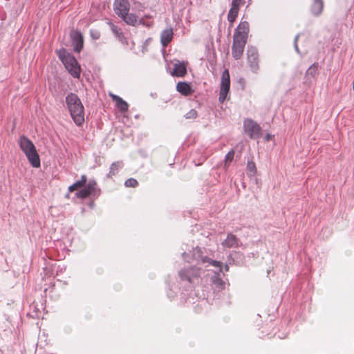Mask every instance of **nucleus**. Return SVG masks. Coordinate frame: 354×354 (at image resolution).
I'll use <instances>...</instances> for the list:
<instances>
[{"mask_svg": "<svg viewBox=\"0 0 354 354\" xmlns=\"http://www.w3.org/2000/svg\"><path fill=\"white\" fill-rule=\"evenodd\" d=\"M247 169L253 175L257 173V167L256 165L253 161H248L247 163Z\"/></svg>", "mask_w": 354, "mask_h": 354, "instance_id": "nucleus-26", "label": "nucleus"}, {"mask_svg": "<svg viewBox=\"0 0 354 354\" xmlns=\"http://www.w3.org/2000/svg\"><path fill=\"white\" fill-rule=\"evenodd\" d=\"M114 11L121 19L129 12L130 3L127 0H115Z\"/></svg>", "mask_w": 354, "mask_h": 354, "instance_id": "nucleus-7", "label": "nucleus"}, {"mask_svg": "<svg viewBox=\"0 0 354 354\" xmlns=\"http://www.w3.org/2000/svg\"><path fill=\"white\" fill-rule=\"evenodd\" d=\"M234 156V151L230 150L225 156V166L227 167L232 161Z\"/></svg>", "mask_w": 354, "mask_h": 354, "instance_id": "nucleus-24", "label": "nucleus"}, {"mask_svg": "<svg viewBox=\"0 0 354 354\" xmlns=\"http://www.w3.org/2000/svg\"><path fill=\"white\" fill-rule=\"evenodd\" d=\"M222 245L227 248L237 247L239 245V240L235 235L229 234L227 239L222 243Z\"/></svg>", "mask_w": 354, "mask_h": 354, "instance_id": "nucleus-19", "label": "nucleus"}, {"mask_svg": "<svg viewBox=\"0 0 354 354\" xmlns=\"http://www.w3.org/2000/svg\"><path fill=\"white\" fill-rule=\"evenodd\" d=\"M122 19L128 25L132 26H138L140 24L145 25L142 18H139L137 15L133 13L127 12V15L122 17Z\"/></svg>", "mask_w": 354, "mask_h": 354, "instance_id": "nucleus-12", "label": "nucleus"}, {"mask_svg": "<svg viewBox=\"0 0 354 354\" xmlns=\"http://www.w3.org/2000/svg\"><path fill=\"white\" fill-rule=\"evenodd\" d=\"M239 8H234L231 7V8L229 10L228 15H227V20L230 22V27H232L233 23L236 20L238 14H239Z\"/></svg>", "mask_w": 354, "mask_h": 354, "instance_id": "nucleus-22", "label": "nucleus"}, {"mask_svg": "<svg viewBox=\"0 0 354 354\" xmlns=\"http://www.w3.org/2000/svg\"><path fill=\"white\" fill-rule=\"evenodd\" d=\"M57 55L68 73L74 77H80L81 68L75 57L64 48L57 50Z\"/></svg>", "mask_w": 354, "mask_h": 354, "instance_id": "nucleus-3", "label": "nucleus"}, {"mask_svg": "<svg viewBox=\"0 0 354 354\" xmlns=\"http://www.w3.org/2000/svg\"><path fill=\"white\" fill-rule=\"evenodd\" d=\"M124 185L127 187H136L138 185V182L134 178H129L125 181Z\"/></svg>", "mask_w": 354, "mask_h": 354, "instance_id": "nucleus-25", "label": "nucleus"}, {"mask_svg": "<svg viewBox=\"0 0 354 354\" xmlns=\"http://www.w3.org/2000/svg\"><path fill=\"white\" fill-rule=\"evenodd\" d=\"M185 118L194 120L198 117V113L195 109H191L185 115Z\"/></svg>", "mask_w": 354, "mask_h": 354, "instance_id": "nucleus-27", "label": "nucleus"}, {"mask_svg": "<svg viewBox=\"0 0 354 354\" xmlns=\"http://www.w3.org/2000/svg\"><path fill=\"white\" fill-rule=\"evenodd\" d=\"M272 137V136L268 133L265 136V140L268 142L271 139Z\"/></svg>", "mask_w": 354, "mask_h": 354, "instance_id": "nucleus-31", "label": "nucleus"}, {"mask_svg": "<svg viewBox=\"0 0 354 354\" xmlns=\"http://www.w3.org/2000/svg\"><path fill=\"white\" fill-rule=\"evenodd\" d=\"M244 0H232L231 7L234 8H239L244 3Z\"/></svg>", "mask_w": 354, "mask_h": 354, "instance_id": "nucleus-28", "label": "nucleus"}, {"mask_svg": "<svg viewBox=\"0 0 354 354\" xmlns=\"http://www.w3.org/2000/svg\"><path fill=\"white\" fill-rule=\"evenodd\" d=\"M111 29L112 32L118 37L120 41L127 43V39L120 27L112 24H111Z\"/></svg>", "mask_w": 354, "mask_h": 354, "instance_id": "nucleus-21", "label": "nucleus"}, {"mask_svg": "<svg viewBox=\"0 0 354 354\" xmlns=\"http://www.w3.org/2000/svg\"><path fill=\"white\" fill-rule=\"evenodd\" d=\"M87 182V177L86 175H82L80 180L76 181L75 183L68 187V192H73L79 188L84 187Z\"/></svg>", "mask_w": 354, "mask_h": 354, "instance_id": "nucleus-20", "label": "nucleus"}, {"mask_svg": "<svg viewBox=\"0 0 354 354\" xmlns=\"http://www.w3.org/2000/svg\"><path fill=\"white\" fill-rule=\"evenodd\" d=\"M176 90L184 96L191 95L194 92L190 84L187 82H179L176 85Z\"/></svg>", "mask_w": 354, "mask_h": 354, "instance_id": "nucleus-14", "label": "nucleus"}, {"mask_svg": "<svg viewBox=\"0 0 354 354\" xmlns=\"http://www.w3.org/2000/svg\"><path fill=\"white\" fill-rule=\"evenodd\" d=\"M66 103L74 122L81 126L84 122V108L80 97L70 93L66 97Z\"/></svg>", "mask_w": 354, "mask_h": 354, "instance_id": "nucleus-1", "label": "nucleus"}, {"mask_svg": "<svg viewBox=\"0 0 354 354\" xmlns=\"http://www.w3.org/2000/svg\"><path fill=\"white\" fill-rule=\"evenodd\" d=\"M250 31L249 23L246 21H241L235 29L233 39L247 41Z\"/></svg>", "mask_w": 354, "mask_h": 354, "instance_id": "nucleus-6", "label": "nucleus"}, {"mask_svg": "<svg viewBox=\"0 0 354 354\" xmlns=\"http://www.w3.org/2000/svg\"><path fill=\"white\" fill-rule=\"evenodd\" d=\"M18 143L30 165L35 168L40 167V158L33 142L25 136L19 137Z\"/></svg>", "mask_w": 354, "mask_h": 354, "instance_id": "nucleus-2", "label": "nucleus"}, {"mask_svg": "<svg viewBox=\"0 0 354 354\" xmlns=\"http://www.w3.org/2000/svg\"><path fill=\"white\" fill-rule=\"evenodd\" d=\"M212 281L213 283L216 285L217 286H218L219 288H223V281L221 279H220L219 277H214L212 279Z\"/></svg>", "mask_w": 354, "mask_h": 354, "instance_id": "nucleus-29", "label": "nucleus"}, {"mask_svg": "<svg viewBox=\"0 0 354 354\" xmlns=\"http://www.w3.org/2000/svg\"><path fill=\"white\" fill-rule=\"evenodd\" d=\"M92 36L95 39H98L100 37V33L99 32H95V35L92 33Z\"/></svg>", "mask_w": 354, "mask_h": 354, "instance_id": "nucleus-32", "label": "nucleus"}, {"mask_svg": "<svg viewBox=\"0 0 354 354\" xmlns=\"http://www.w3.org/2000/svg\"><path fill=\"white\" fill-rule=\"evenodd\" d=\"M71 38L75 44L74 50L80 52L83 47V37L82 35L77 31L71 33Z\"/></svg>", "mask_w": 354, "mask_h": 354, "instance_id": "nucleus-17", "label": "nucleus"}, {"mask_svg": "<svg viewBox=\"0 0 354 354\" xmlns=\"http://www.w3.org/2000/svg\"><path fill=\"white\" fill-rule=\"evenodd\" d=\"M122 165L123 164L122 162L121 161H117L112 163L110 167L109 176L112 177L113 176H115L118 174L119 169L121 168Z\"/></svg>", "mask_w": 354, "mask_h": 354, "instance_id": "nucleus-23", "label": "nucleus"}, {"mask_svg": "<svg viewBox=\"0 0 354 354\" xmlns=\"http://www.w3.org/2000/svg\"><path fill=\"white\" fill-rule=\"evenodd\" d=\"M247 41L233 39L232 55L235 59H239L243 55Z\"/></svg>", "mask_w": 354, "mask_h": 354, "instance_id": "nucleus-9", "label": "nucleus"}, {"mask_svg": "<svg viewBox=\"0 0 354 354\" xmlns=\"http://www.w3.org/2000/svg\"><path fill=\"white\" fill-rule=\"evenodd\" d=\"M312 69H315V68H313V67H312V66H311V67H310V68L308 69V71H310V70H312Z\"/></svg>", "mask_w": 354, "mask_h": 354, "instance_id": "nucleus-33", "label": "nucleus"}, {"mask_svg": "<svg viewBox=\"0 0 354 354\" xmlns=\"http://www.w3.org/2000/svg\"><path fill=\"white\" fill-rule=\"evenodd\" d=\"M230 88V76L227 69L222 74L218 100L223 103L227 98Z\"/></svg>", "mask_w": 354, "mask_h": 354, "instance_id": "nucleus-5", "label": "nucleus"}, {"mask_svg": "<svg viewBox=\"0 0 354 354\" xmlns=\"http://www.w3.org/2000/svg\"><path fill=\"white\" fill-rule=\"evenodd\" d=\"M187 73V64L185 62H178L174 64V69L171 74L172 76L183 77Z\"/></svg>", "mask_w": 354, "mask_h": 354, "instance_id": "nucleus-13", "label": "nucleus"}, {"mask_svg": "<svg viewBox=\"0 0 354 354\" xmlns=\"http://www.w3.org/2000/svg\"><path fill=\"white\" fill-rule=\"evenodd\" d=\"M173 36L174 32L171 28L164 30L160 35L162 45L166 47L171 41Z\"/></svg>", "mask_w": 354, "mask_h": 354, "instance_id": "nucleus-16", "label": "nucleus"}, {"mask_svg": "<svg viewBox=\"0 0 354 354\" xmlns=\"http://www.w3.org/2000/svg\"><path fill=\"white\" fill-rule=\"evenodd\" d=\"M247 55L250 67L254 72H257L259 69V58L257 50L253 48H248L247 51Z\"/></svg>", "mask_w": 354, "mask_h": 354, "instance_id": "nucleus-10", "label": "nucleus"}, {"mask_svg": "<svg viewBox=\"0 0 354 354\" xmlns=\"http://www.w3.org/2000/svg\"><path fill=\"white\" fill-rule=\"evenodd\" d=\"M179 274L182 280H187L189 282L192 281L193 278L198 277L200 275V270L195 267H190L188 269L182 270Z\"/></svg>", "mask_w": 354, "mask_h": 354, "instance_id": "nucleus-11", "label": "nucleus"}, {"mask_svg": "<svg viewBox=\"0 0 354 354\" xmlns=\"http://www.w3.org/2000/svg\"><path fill=\"white\" fill-rule=\"evenodd\" d=\"M324 8V1L323 0H313V3L311 5V12L312 13L315 15L318 16L319 15Z\"/></svg>", "mask_w": 354, "mask_h": 354, "instance_id": "nucleus-18", "label": "nucleus"}, {"mask_svg": "<svg viewBox=\"0 0 354 354\" xmlns=\"http://www.w3.org/2000/svg\"><path fill=\"white\" fill-rule=\"evenodd\" d=\"M97 183L94 180H91L86 183L84 188L77 192L75 195L78 198H86L96 190Z\"/></svg>", "mask_w": 354, "mask_h": 354, "instance_id": "nucleus-8", "label": "nucleus"}, {"mask_svg": "<svg viewBox=\"0 0 354 354\" xmlns=\"http://www.w3.org/2000/svg\"><path fill=\"white\" fill-rule=\"evenodd\" d=\"M109 96L112 100L115 102V106L122 112H126L128 111L129 104L127 102L123 100L120 97L110 93Z\"/></svg>", "mask_w": 354, "mask_h": 354, "instance_id": "nucleus-15", "label": "nucleus"}, {"mask_svg": "<svg viewBox=\"0 0 354 354\" xmlns=\"http://www.w3.org/2000/svg\"><path fill=\"white\" fill-rule=\"evenodd\" d=\"M211 265H212L213 266H215V267H219L220 268V270H221V265H222V263L221 261H213V260H210L208 261Z\"/></svg>", "mask_w": 354, "mask_h": 354, "instance_id": "nucleus-30", "label": "nucleus"}, {"mask_svg": "<svg viewBox=\"0 0 354 354\" xmlns=\"http://www.w3.org/2000/svg\"><path fill=\"white\" fill-rule=\"evenodd\" d=\"M243 129L251 139H257L261 136V127L251 119L245 120Z\"/></svg>", "mask_w": 354, "mask_h": 354, "instance_id": "nucleus-4", "label": "nucleus"}]
</instances>
